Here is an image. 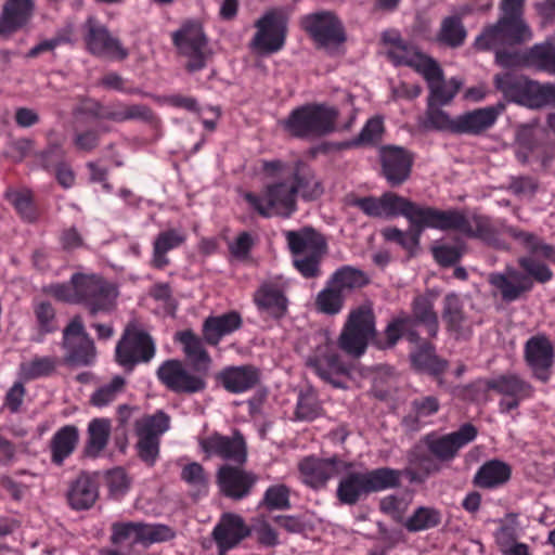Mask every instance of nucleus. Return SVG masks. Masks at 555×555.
Here are the masks:
<instances>
[{
	"label": "nucleus",
	"instance_id": "1",
	"mask_svg": "<svg viewBox=\"0 0 555 555\" xmlns=\"http://www.w3.org/2000/svg\"><path fill=\"white\" fill-rule=\"evenodd\" d=\"M346 205L359 208L365 216L384 220L404 217L409 230L387 227L380 234L385 241L395 243L404 249L409 258L418 254L423 232L426 229L457 231L469 238H478L489 246L506 249L492 220L482 215L467 218L456 209L440 210L431 206L420 205L395 192H385L380 196H358L350 193L345 198Z\"/></svg>",
	"mask_w": 555,
	"mask_h": 555
},
{
	"label": "nucleus",
	"instance_id": "2",
	"mask_svg": "<svg viewBox=\"0 0 555 555\" xmlns=\"http://www.w3.org/2000/svg\"><path fill=\"white\" fill-rule=\"evenodd\" d=\"M478 430L472 423H465L455 431L438 435L426 434L408 452V462L414 468L409 470L411 481H423L441 470V464L452 462L461 449L473 442Z\"/></svg>",
	"mask_w": 555,
	"mask_h": 555
},
{
	"label": "nucleus",
	"instance_id": "3",
	"mask_svg": "<svg viewBox=\"0 0 555 555\" xmlns=\"http://www.w3.org/2000/svg\"><path fill=\"white\" fill-rule=\"evenodd\" d=\"M43 292L59 301L70 305H82L91 317L108 313L115 306L119 295L115 283L98 273H74L67 283H53Z\"/></svg>",
	"mask_w": 555,
	"mask_h": 555
},
{
	"label": "nucleus",
	"instance_id": "4",
	"mask_svg": "<svg viewBox=\"0 0 555 555\" xmlns=\"http://www.w3.org/2000/svg\"><path fill=\"white\" fill-rule=\"evenodd\" d=\"M411 313L399 312L384 330L383 349L393 348L401 339L408 343L420 340L418 327H424L427 337L435 339L439 333V317L435 309V296L430 293L417 294L413 297Z\"/></svg>",
	"mask_w": 555,
	"mask_h": 555
},
{
	"label": "nucleus",
	"instance_id": "5",
	"mask_svg": "<svg viewBox=\"0 0 555 555\" xmlns=\"http://www.w3.org/2000/svg\"><path fill=\"white\" fill-rule=\"evenodd\" d=\"M340 478L336 498L344 505H356L370 494L400 487L402 472L390 467H378L366 472H350Z\"/></svg>",
	"mask_w": 555,
	"mask_h": 555
},
{
	"label": "nucleus",
	"instance_id": "6",
	"mask_svg": "<svg viewBox=\"0 0 555 555\" xmlns=\"http://www.w3.org/2000/svg\"><path fill=\"white\" fill-rule=\"evenodd\" d=\"M338 112L325 104H305L294 108L282 121L283 128L297 139H319L335 130Z\"/></svg>",
	"mask_w": 555,
	"mask_h": 555
},
{
	"label": "nucleus",
	"instance_id": "7",
	"mask_svg": "<svg viewBox=\"0 0 555 555\" xmlns=\"http://www.w3.org/2000/svg\"><path fill=\"white\" fill-rule=\"evenodd\" d=\"M288 248L294 256V267L306 279L321 275V261L327 253V244L322 234L312 228L286 232Z\"/></svg>",
	"mask_w": 555,
	"mask_h": 555
},
{
	"label": "nucleus",
	"instance_id": "8",
	"mask_svg": "<svg viewBox=\"0 0 555 555\" xmlns=\"http://www.w3.org/2000/svg\"><path fill=\"white\" fill-rule=\"evenodd\" d=\"M244 201L263 218H289L297 211V196L287 178L267 184L261 193L245 192Z\"/></svg>",
	"mask_w": 555,
	"mask_h": 555
},
{
	"label": "nucleus",
	"instance_id": "9",
	"mask_svg": "<svg viewBox=\"0 0 555 555\" xmlns=\"http://www.w3.org/2000/svg\"><path fill=\"white\" fill-rule=\"evenodd\" d=\"M493 83L507 101L529 108L546 106L547 100L555 96V90L552 88L511 70L496 74Z\"/></svg>",
	"mask_w": 555,
	"mask_h": 555
},
{
	"label": "nucleus",
	"instance_id": "10",
	"mask_svg": "<svg viewBox=\"0 0 555 555\" xmlns=\"http://www.w3.org/2000/svg\"><path fill=\"white\" fill-rule=\"evenodd\" d=\"M178 54L185 59L184 69L194 74L203 70L212 56L208 39L201 24L188 21L171 34Z\"/></svg>",
	"mask_w": 555,
	"mask_h": 555
},
{
	"label": "nucleus",
	"instance_id": "11",
	"mask_svg": "<svg viewBox=\"0 0 555 555\" xmlns=\"http://www.w3.org/2000/svg\"><path fill=\"white\" fill-rule=\"evenodd\" d=\"M532 39V30L524 17L501 15L499 20L483 28L475 39V47L489 51L505 46H519Z\"/></svg>",
	"mask_w": 555,
	"mask_h": 555
},
{
	"label": "nucleus",
	"instance_id": "12",
	"mask_svg": "<svg viewBox=\"0 0 555 555\" xmlns=\"http://www.w3.org/2000/svg\"><path fill=\"white\" fill-rule=\"evenodd\" d=\"M306 365L333 387L346 388L350 369L341 360L335 343L326 335L319 336V343L312 353L308 356Z\"/></svg>",
	"mask_w": 555,
	"mask_h": 555
},
{
	"label": "nucleus",
	"instance_id": "13",
	"mask_svg": "<svg viewBox=\"0 0 555 555\" xmlns=\"http://www.w3.org/2000/svg\"><path fill=\"white\" fill-rule=\"evenodd\" d=\"M256 33L249 47L260 55L280 52L286 42L288 20L282 9L266 11L254 24Z\"/></svg>",
	"mask_w": 555,
	"mask_h": 555
},
{
	"label": "nucleus",
	"instance_id": "14",
	"mask_svg": "<svg viewBox=\"0 0 555 555\" xmlns=\"http://www.w3.org/2000/svg\"><path fill=\"white\" fill-rule=\"evenodd\" d=\"M111 531L109 540L113 545L120 546L129 542L130 550L138 544L147 547L175 537L173 530L166 525L141 521H117L112 525Z\"/></svg>",
	"mask_w": 555,
	"mask_h": 555
},
{
	"label": "nucleus",
	"instance_id": "15",
	"mask_svg": "<svg viewBox=\"0 0 555 555\" xmlns=\"http://www.w3.org/2000/svg\"><path fill=\"white\" fill-rule=\"evenodd\" d=\"M157 379L169 391L177 395H194L203 392L207 388V373L191 372L185 364L178 359L164 361L156 371Z\"/></svg>",
	"mask_w": 555,
	"mask_h": 555
},
{
	"label": "nucleus",
	"instance_id": "16",
	"mask_svg": "<svg viewBox=\"0 0 555 555\" xmlns=\"http://www.w3.org/2000/svg\"><path fill=\"white\" fill-rule=\"evenodd\" d=\"M384 41L389 44L387 51L388 60L395 66H408L421 74L424 78H431L439 73V64L431 56L423 53L412 43L395 34L384 37Z\"/></svg>",
	"mask_w": 555,
	"mask_h": 555
},
{
	"label": "nucleus",
	"instance_id": "17",
	"mask_svg": "<svg viewBox=\"0 0 555 555\" xmlns=\"http://www.w3.org/2000/svg\"><path fill=\"white\" fill-rule=\"evenodd\" d=\"M156 353L152 336L141 330L127 328L115 348L116 362L126 372H132L138 364H146Z\"/></svg>",
	"mask_w": 555,
	"mask_h": 555
},
{
	"label": "nucleus",
	"instance_id": "18",
	"mask_svg": "<svg viewBox=\"0 0 555 555\" xmlns=\"http://www.w3.org/2000/svg\"><path fill=\"white\" fill-rule=\"evenodd\" d=\"M375 333L374 314L369 309L359 308L349 314L338 339L339 348L349 356L360 357Z\"/></svg>",
	"mask_w": 555,
	"mask_h": 555
},
{
	"label": "nucleus",
	"instance_id": "19",
	"mask_svg": "<svg viewBox=\"0 0 555 555\" xmlns=\"http://www.w3.org/2000/svg\"><path fill=\"white\" fill-rule=\"evenodd\" d=\"M301 27L318 48L337 47L347 39L343 23L328 11L305 15L301 18Z\"/></svg>",
	"mask_w": 555,
	"mask_h": 555
},
{
	"label": "nucleus",
	"instance_id": "20",
	"mask_svg": "<svg viewBox=\"0 0 555 555\" xmlns=\"http://www.w3.org/2000/svg\"><path fill=\"white\" fill-rule=\"evenodd\" d=\"M524 360L532 377L541 383H548L555 363V346L544 333L531 336L524 346Z\"/></svg>",
	"mask_w": 555,
	"mask_h": 555
},
{
	"label": "nucleus",
	"instance_id": "21",
	"mask_svg": "<svg viewBox=\"0 0 555 555\" xmlns=\"http://www.w3.org/2000/svg\"><path fill=\"white\" fill-rule=\"evenodd\" d=\"M354 463L334 455L328 459L307 456L299 462L298 469L304 482L313 488H324L327 481L336 475L353 468Z\"/></svg>",
	"mask_w": 555,
	"mask_h": 555
},
{
	"label": "nucleus",
	"instance_id": "22",
	"mask_svg": "<svg viewBox=\"0 0 555 555\" xmlns=\"http://www.w3.org/2000/svg\"><path fill=\"white\" fill-rule=\"evenodd\" d=\"M198 444L206 459L217 456L238 465L244 464L247 460L246 442L238 430H235L232 437L214 431L199 438Z\"/></svg>",
	"mask_w": 555,
	"mask_h": 555
},
{
	"label": "nucleus",
	"instance_id": "23",
	"mask_svg": "<svg viewBox=\"0 0 555 555\" xmlns=\"http://www.w3.org/2000/svg\"><path fill=\"white\" fill-rule=\"evenodd\" d=\"M492 391L502 398L499 402L501 413H509L517 409L525 400L531 399L534 395V387L517 373H504L493 377L490 386Z\"/></svg>",
	"mask_w": 555,
	"mask_h": 555
},
{
	"label": "nucleus",
	"instance_id": "24",
	"mask_svg": "<svg viewBox=\"0 0 555 555\" xmlns=\"http://www.w3.org/2000/svg\"><path fill=\"white\" fill-rule=\"evenodd\" d=\"M287 286L280 280H269L260 284L254 293V304L261 315L273 320L283 319L288 312Z\"/></svg>",
	"mask_w": 555,
	"mask_h": 555
},
{
	"label": "nucleus",
	"instance_id": "25",
	"mask_svg": "<svg viewBox=\"0 0 555 555\" xmlns=\"http://www.w3.org/2000/svg\"><path fill=\"white\" fill-rule=\"evenodd\" d=\"M86 34L83 40L87 50L95 56H108L116 60H125L128 51L118 38L114 37L107 27L96 20L90 17L86 22Z\"/></svg>",
	"mask_w": 555,
	"mask_h": 555
},
{
	"label": "nucleus",
	"instance_id": "26",
	"mask_svg": "<svg viewBox=\"0 0 555 555\" xmlns=\"http://www.w3.org/2000/svg\"><path fill=\"white\" fill-rule=\"evenodd\" d=\"M216 478L220 492L234 501L249 496L259 480L255 473L229 464L220 466Z\"/></svg>",
	"mask_w": 555,
	"mask_h": 555
},
{
	"label": "nucleus",
	"instance_id": "27",
	"mask_svg": "<svg viewBox=\"0 0 555 555\" xmlns=\"http://www.w3.org/2000/svg\"><path fill=\"white\" fill-rule=\"evenodd\" d=\"M382 172L391 186L405 182L412 170L413 155L405 149L396 145H386L379 150Z\"/></svg>",
	"mask_w": 555,
	"mask_h": 555
},
{
	"label": "nucleus",
	"instance_id": "28",
	"mask_svg": "<svg viewBox=\"0 0 555 555\" xmlns=\"http://www.w3.org/2000/svg\"><path fill=\"white\" fill-rule=\"evenodd\" d=\"M488 282L506 304L517 301L533 288L529 278L513 267H507L504 272L491 273Z\"/></svg>",
	"mask_w": 555,
	"mask_h": 555
},
{
	"label": "nucleus",
	"instance_id": "29",
	"mask_svg": "<svg viewBox=\"0 0 555 555\" xmlns=\"http://www.w3.org/2000/svg\"><path fill=\"white\" fill-rule=\"evenodd\" d=\"M429 339L420 336L418 341L409 343L414 346L409 353V360L414 371L439 378L447 371L448 361L436 353V346Z\"/></svg>",
	"mask_w": 555,
	"mask_h": 555
},
{
	"label": "nucleus",
	"instance_id": "30",
	"mask_svg": "<svg viewBox=\"0 0 555 555\" xmlns=\"http://www.w3.org/2000/svg\"><path fill=\"white\" fill-rule=\"evenodd\" d=\"M503 104L476 108L456 117L455 133L479 135L491 129L501 113Z\"/></svg>",
	"mask_w": 555,
	"mask_h": 555
},
{
	"label": "nucleus",
	"instance_id": "31",
	"mask_svg": "<svg viewBox=\"0 0 555 555\" xmlns=\"http://www.w3.org/2000/svg\"><path fill=\"white\" fill-rule=\"evenodd\" d=\"M93 114L98 118L107 119L115 122L139 120L152 125L157 120L155 113L146 104L128 105L120 101L112 103L105 107L96 103Z\"/></svg>",
	"mask_w": 555,
	"mask_h": 555
},
{
	"label": "nucleus",
	"instance_id": "32",
	"mask_svg": "<svg viewBox=\"0 0 555 555\" xmlns=\"http://www.w3.org/2000/svg\"><path fill=\"white\" fill-rule=\"evenodd\" d=\"M441 317L447 331L456 339H466L472 335V322L459 295L451 293L444 296Z\"/></svg>",
	"mask_w": 555,
	"mask_h": 555
},
{
	"label": "nucleus",
	"instance_id": "33",
	"mask_svg": "<svg viewBox=\"0 0 555 555\" xmlns=\"http://www.w3.org/2000/svg\"><path fill=\"white\" fill-rule=\"evenodd\" d=\"M242 325V315L235 310L220 315H209L203 322V339L209 346H218L224 336L231 335Z\"/></svg>",
	"mask_w": 555,
	"mask_h": 555
},
{
	"label": "nucleus",
	"instance_id": "34",
	"mask_svg": "<svg viewBox=\"0 0 555 555\" xmlns=\"http://www.w3.org/2000/svg\"><path fill=\"white\" fill-rule=\"evenodd\" d=\"M286 178L292 188H295L296 196L300 195L306 201L317 199L323 193L322 184L317 179L313 168L304 160H297Z\"/></svg>",
	"mask_w": 555,
	"mask_h": 555
},
{
	"label": "nucleus",
	"instance_id": "35",
	"mask_svg": "<svg viewBox=\"0 0 555 555\" xmlns=\"http://www.w3.org/2000/svg\"><path fill=\"white\" fill-rule=\"evenodd\" d=\"M188 238L184 230L178 228H169L160 231L153 241L152 257L150 266L157 270H164L170 264L167 254L170 250L182 246Z\"/></svg>",
	"mask_w": 555,
	"mask_h": 555
},
{
	"label": "nucleus",
	"instance_id": "36",
	"mask_svg": "<svg viewBox=\"0 0 555 555\" xmlns=\"http://www.w3.org/2000/svg\"><path fill=\"white\" fill-rule=\"evenodd\" d=\"M217 380L230 393H243L259 382V371L249 364L227 366L217 374Z\"/></svg>",
	"mask_w": 555,
	"mask_h": 555
},
{
	"label": "nucleus",
	"instance_id": "37",
	"mask_svg": "<svg viewBox=\"0 0 555 555\" xmlns=\"http://www.w3.org/2000/svg\"><path fill=\"white\" fill-rule=\"evenodd\" d=\"M249 534L241 516L228 514L212 531L219 552H228Z\"/></svg>",
	"mask_w": 555,
	"mask_h": 555
},
{
	"label": "nucleus",
	"instance_id": "38",
	"mask_svg": "<svg viewBox=\"0 0 555 555\" xmlns=\"http://www.w3.org/2000/svg\"><path fill=\"white\" fill-rule=\"evenodd\" d=\"M79 429L68 424L60 427L49 441L51 463L62 466L66 459L72 456L79 443Z\"/></svg>",
	"mask_w": 555,
	"mask_h": 555
},
{
	"label": "nucleus",
	"instance_id": "39",
	"mask_svg": "<svg viewBox=\"0 0 555 555\" xmlns=\"http://www.w3.org/2000/svg\"><path fill=\"white\" fill-rule=\"evenodd\" d=\"M99 498V483L95 477L82 473L70 485L67 492L69 506L75 511L91 508Z\"/></svg>",
	"mask_w": 555,
	"mask_h": 555
},
{
	"label": "nucleus",
	"instance_id": "40",
	"mask_svg": "<svg viewBox=\"0 0 555 555\" xmlns=\"http://www.w3.org/2000/svg\"><path fill=\"white\" fill-rule=\"evenodd\" d=\"M175 341L182 346L183 353L197 372L207 373L211 358L204 347L203 339L192 330L179 331L175 334Z\"/></svg>",
	"mask_w": 555,
	"mask_h": 555
},
{
	"label": "nucleus",
	"instance_id": "41",
	"mask_svg": "<svg viewBox=\"0 0 555 555\" xmlns=\"http://www.w3.org/2000/svg\"><path fill=\"white\" fill-rule=\"evenodd\" d=\"M512 476L511 466L498 459L485 462L476 472L473 483L481 489H495L506 483Z\"/></svg>",
	"mask_w": 555,
	"mask_h": 555
},
{
	"label": "nucleus",
	"instance_id": "42",
	"mask_svg": "<svg viewBox=\"0 0 555 555\" xmlns=\"http://www.w3.org/2000/svg\"><path fill=\"white\" fill-rule=\"evenodd\" d=\"M439 409L440 402L436 396L416 397L411 401L410 412L403 417L402 425L417 431L427 423L426 418L438 413Z\"/></svg>",
	"mask_w": 555,
	"mask_h": 555
},
{
	"label": "nucleus",
	"instance_id": "43",
	"mask_svg": "<svg viewBox=\"0 0 555 555\" xmlns=\"http://www.w3.org/2000/svg\"><path fill=\"white\" fill-rule=\"evenodd\" d=\"M505 232L519 244L528 255L541 257L542 259L555 263V247L545 243L537 234L524 231L517 227H507Z\"/></svg>",
	"mask_w": 555,
	"mask_h": 555
},
{
	"label": "nucleus",
	"instance_id": "44",
	"mask_svg": "<svg viewBox=\"0 0 555 555\" xmlns=\"http://www.w3.org/2000/svg\"><path fill=\"white\" fill-rule=\"evenodd\" d=\"M516 156L521 163L539 162L546 166L548 156L546 147L540 144L535 138L534 130L531 127H522L517 133Z\"/></svg>",
	"mask_w": 555,
	"mask_h": 555
},
{
	"label": "nucleus",
	"instance_id": "45",
	"mask_svg": "<svg viewBox=\"0 0 555 555\" xmlns=\"http://www.w3.org/2000/svg\"><path fill=\"white\" fill-rule=\"evenodd\" d=\"M64 362L72 366H91L96 361V348L91 336L62 343Z\"/></svg>",
	"mask_w": 555,
	"mask_h": 555
},
{
	"label": "nucleus",
	"instance_id": "46",
	"mask_svg": "<svg viewBox=\"0 0 555 555\" xmlns=\"http://www.w3.org/2000/svg\"><path fill=\"white\" fill-rule=\"evenodd\" d=\"M33 12V0H7L1 14V23L7 30L15 31L29 22Z\"/></svg>",
	"mask_w": 555,
	"mask_h": 555
},
{
	"label": "nucleus",
	"instance_id": "47",
	"mask_svg": "<svg viewBox=\"0 0 555 555\" xmlns=\"http://www.w3.org/2000/svg\"><path fill=\"white\" fill-rule=\"evenodd\" d=\"M524 63L539 70L555 74V44L547 39L535 43L524 53Z\"/></svg>",
	"mask_w": 555,
	"mask_h": 555
},
{
	"label": "nucleus",
	"instance_id": "48",
	"mask_svg": "<svg viewBox=\"0 0 555 555\" xmlns=\"http://www.w3.org/2000/svg\"><path fill=\"white\" fill-rule=\"evenodd\" d=\"M170 427V417L164 411L158 410L154 414L143 415L134 423V431L138 437L155 438L160 440Z\"/></svg>",
	"mask_w": 555,
	"mask_h": 555
},
{
	"label": "nucleus",
	"instance_id": "49",
	"mask_svg": "<svg viewBox=\"0 0 555 555\" xmlns=\"http://www.w3.org/2000/svg\"><path fill=\"white\" fill-rule=\"evenodd\" d=\"M429 88L428 103L433 105H447L449 104L456 93L459 92L460 85L456 80L452 79L450 82H446L443 78V72L439 66L438 75L431 78H424Z\"/></svg>",
	"mask_w": 555,
	"mask_h": 555
},
{
	"label": "nucleus",
	"instance_id": "50",
	"mask_svg": "<svg viewBox=\"0 0 555 555\" xmlns=\"http://www.w3.org/2000/svg\"><path fill=\"white\" fill-rule=\"evenodd\" d=\"M466 37L467 31L461 17L451 15L442 20L437 41L449 48H459L464 44Z\"/></svg>",
	"mask_w": 555,
	"mask_h": 555
},
{
	"label": "nucleus",
	"instance_id": "51",
	"mask_svg": "<svg viewBox=\"0 0 555 555\" xmlns=\"http://www.w3.org/2000/svg\"><path fill=\"white\" fill-rule=\"evenodd\" d=\"M111 424L105 418H94L88 425V441L85 452L95 457L103 451L108 442Z\"/></svg>",
	"mask_w": 555,
	"mask_h": 555
},
{
	"label": "nucleus",
	"instance_id": "52",
	"mask_svg": "<svg viewBox=\"0 0 555 555\" xmlns=\"http://www.w3.org/2000/svg\"><path fill=\"white\" fill-rule=\"evenodd\" d=\"M442 521V514L439 509L428 506L417 507L405 520L404 527L409 532H420L434 529Z\"/></svg>",
	"mask_w": 555,
	"mask_h": 555
},
{
	"label": "nucleus",
	"instance_id": "53",
	"mask_svg": "<svg viewBox=\"0 0 555 555\" xmlns=\"http://www.w3.org/2000/svg\"><path fill=\"white\" fill-rule=\"evenodd\" d=\"M328 281L341 293L363 287L369 283L365 273L362 270L351 266H343L341 268L337 269L331 275Z\"/></svg>",
	"mask_w": 555,
	"mask_h": 555
},
{
	"label": "nucleus",
	"instance_id": "54",
	"mask_svg": "<svg viewBox=\"0 0 555 555\" xmlns=\"http://www.w3.org/2000/svg\"><path fill=\"white\" fill-rule=\"evenodd\" d=\"M439 106L428 103L425 116L420 122L421 127L426 131L436 130L455 133L456 118L452 119Z\"/></svg>",
	"mask_w": 555,
	"mask_h": 555
},
{
	"label": "nucleus",
	"instance_id": "55",
	"mask_svg": "<svg viewBox=\"0 0 555 555\" xmlns=\"http://www.w3.org/2000/svg\"><path fill=\"white\" fill-rule=\"evenodd\" d=\"M344 301L345 294L327 281L326 286L317 295L315 307L324 314L335 315L341 311Z\"/></svg>",
	"mask_w": 555,
	"mask_h": 555
},
{
	"label": "nucleus",
	"instance_id": "56",
	"mask_svg": "<svg viewBox=\"0 0 555 555\" xmlns=\"http://www.w3.org/2000/svg\"><path fill=\"white\" fill-rule=\"evenodd\" d=\"M59 359L55 356L35 357L29 362L23 363L22 373L26 379H37L51 376L59 366Z\"/></svg>",
	"mask_w": 555,
	"mask_h": 555
},
{
	"label": "nucleus",
	"instance_id": "57",
	"mask_svg": "<svg viewBox=\"0 0 555 555\" xmlns=\"http://www.w3.org/2000/svg\"><path fill=\"white\" fill-rule=\"evenodd\" d=\"M537 258V256L526 255L519 257L517 262L521 272L529 278L531 283H547L553 279V272L547 264Z\"/></svg>",
	"mask_w": 555,
	"mask_h": 555
},
{
	"label": "nucleus",
	"instance_id": "58",
	"mask_svg": "<svg viewBox=\"0 0 555 555\" xmlns=\"http://www.w3.org/2000/svg\"><path fill=\"white\" fill-rule=\"evenodd\" d=\"M291 490L286 485L270 486L262 496L259 506L268 511H285L291 508Z\"/></svg>",
	"mask_w": 555,
	"mask_h": 555
},
{
	"label": "nucleus",
	"instance_id": "59",
	"mask_svg": "<svg viewBox=\"0 0 555 555\" xmlns=\"http://www.w3.org/2000/svg\"><path fill=\"white\" fill-rule=\"evenodd\" d=\"M34 314L38 327V334L44 337L57 330L56 312L50 301L42 300L34 304Z\"/></svg>",
	"mask_w": 555,
	"mask_h": 555
},
{
	"label": "nucleus",
	"instance_id": "60",
	"mask_svg": "<svg viewBox=\"0 0 555 555\" xmlns=\"http://www.w3.org/2000/svg\"><path fill=\"white\" fill-rule=\"evenodd\" d=\"M125 386L126 379L122 376H114L108 384L102 385L92 393L91 404L98 408L108 405L124 391Z\"/></svg>",
	"mask_w": 555,
	"mask_h": 555
},
{
	"label": "nucleus",
	"instance_id": "61",
	"mask_svg": "<svg viewBox=\"0 0 555 555\" xmlns=\"http://www.w3.org/2000/svg\"><path fill=\"white\" fill-rule=\"evenodd\" d=\"M11 202L23 220L34 222L38 219L39 210L30 190L24 189L14 192Z\"/></svg>",
	"mask_w": 555,
	"mask_h": 555
},
{
	"label": "nucleus",
	"instance_id": "62",
	"mask_svg": "<svg viewBox=\"0 0 555 555\" xmlns=\"http://www.w3.org/2000/svg\"><path fill=\"white\" fill-rule=\"evenodd\" d=\"M322 405L312 392H301L298 397L295 415L299 421L311 422L322 414Z\"/></svg>",
	"mask_w": 555,
	"mask_h": 555
},
{
	"label": "nucleus",
	"instance_id": "63",
	"mask_svg": "<svg viewBox=\"0 0 555 555\" xmlns=\"http://www.w3.org/2000/svg\"><path fill=\"white\" fill-rule=\"evenodd\" d=\"M383 132V119L380 117H372L365 122L358 137L351 141V145L360 146L376 144L380 141Z\"/></svg>",
	"mask_w": 555,
	"mask_h": 555
},
{
	"label": "nucleus",
	"instance_id": "64",
	"mask_svg": "<svg viewBox=\"0 0 555 555\" xmlns=\"http://www.w3.org/2000/svg\"><path fill=\"white\" fill-rule=\"evenodd\" d=\"M41 167L52 171L64 163V152L57 144H50L44 151L36 155Z\"/></svg>",
	"mask_w": 555,
	"mask_h": 555
}]
</instances>
